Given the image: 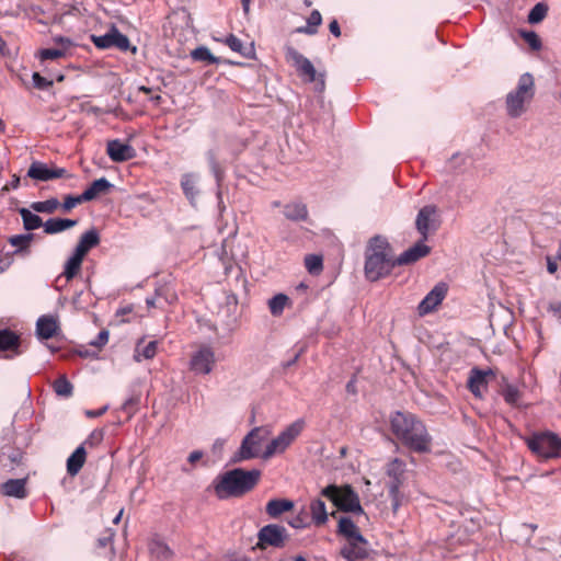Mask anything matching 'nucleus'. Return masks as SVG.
I'll use <instances>...</instances> for the list:
<instances>
[{"label":"nucleus","instance_id":"nucleus-55","mask_svg":"<svg viewBox=\"0 0 561 561\" xmlns=\"http://www.w3.org/2000/svg\"><path fill=\"white\" fill-rule=\"evenodd\" d=\"M108 341V331L102 330L99 332L98 336L91 341V345L95 347H102L104 346Z\"/></svg>","mask_w":561,"mask_h":561},{"label":"nucleus","instance_id":"nucleus-10","mask_svg":"<svg viewBox=\"0 0 561 561\" xmlns=\"http://www.w3.org/2000/svg\"><path fill=\"white\" fill-rule=\"evenodd\" d=\"M288 539L287 529L278 524L263 526L257 533L256 548L265 550L268 547L283 548Z\"/></svg>","mask_w":561,"mask_h":561},{"label":"nucleus","instance_id":"nucleus-28","mask_svg":"<svg viewBox=\"0 0 561 561\" xmlns=\"http://www.w3.org/2000/svg\"><path fill=\"white\" fill-rule=\"evenodd\" d=\"M87 458V451L83 445L78 446L67 459V472L75 477L83 467Z\"/></svg>","mask_w":561,"mask_h":561},{"label":"nucleus","instance_id":"nucleus-41","mask_svg":"<svg viewBox=\"0 0 561 561\" xmlns=\"http://www.w3.org/2000/svg\"><path fill=\"white\" fill-rule=\"evenodd\" d=\"M289 298L285 294H277L268 300V308L273 316H280Z\"/></svg>","mask_w":561,"mask_h":561},{"label":"nucleus","instance_id":"nucleus-14","mask_svg":"<svg viewBox=\"0 0 561 561\" xmlns=\"http://www.w3.org/2000/svg\"><path fill=\"white\" fill-rule=\"evenodd\" d=\"M215 363V354L210 346H201L191 357V369L196 374L207 375Z\"/></svg>","mask_w":561,"mask_h":561},{"label":"nucleus","instance_id":"nucleus-3","mask_svg":"<svg viewBox=\"0 0 561 561\" xmlns=\"http://www.w3.org/2000/svg\"><path fill=\"white\" fill-rule=\"evenodd\" d=\"M261 471L236 468L216 478L214 490L218 499L240 497L251 491L259 482Z\"/></svg>","mask_w":561,"mask_h":561},{"label":"nucleus","instance_id":"nucleus-40","mask_svg":"<svg viewBox=\"0 0 561 561\" xmlns=\"http://www.w3.org/2000/svg\"><path fill=\"white\" fill-rule=\"evenodd\" d=\"M191 57L195 61H203L208 65H217L219 64V58L214 56L211 51L206 46H199L192 50Z\"/></svg>","mask_w":561,"mask_h":561},{"label":"nucleus","instance_id":"nucleus-58","mask_svg":"<svg viewBox=\"0 0 561 561\" xmlns=\"http://www.w3.org/2000/svg\"><path fill=\"white\" fill-rule=\"evenodd\" d=\"M549 312L561 319V301H551L548 306Z\"/></svg>","mask_w":561,"mask_h":561},{"label":"nucleus","instance_id":"nucleus-36","mask_svg":"<svg viewBox=\"0 0 561 561\" xmlns=\"http://www.w3.org/2000/svg\"><path fill=\"white\" fill-rule=\"evenodd\" d=\"M83 257L76 254L75 252L70 255V257L66 261L64 266L62 275L67 280H71L79 273L82 265Z\"/></svg>","mask_w":561,"mask_h":561},{"label":"nucleus","instance_id":"nucleus-17","mask_svg":"<svg viewBox=\"0 0 561 561\" xmlns=\"http://www.w3.org/2000/svg\"><path fill=\"white\" fill-rule=\"evenodd\" d=\"M66 172L64 168L49 167L47 163L33 161L27 170V176L35 181H49L62 178Z\"/></svg>","mask_w":561,"mask_h":561},{"label":"nucleus","instance_id":"nucleus-51","mask_svg":"<svg viewBox=\"0 0 561 561\" xmlns=\"http://www.w3.org/2000/svg\"><path fill=\"white\" fill-rule=\"evenodd\" d=\"M140 402V397L137 394H130L121 405L122 411H124L129 416L135 413L137 407Z\"/></svg>","mask_w":561,"mask_h":561},{"label":"nucleus","instance_id":"nucleus-16","mask_svg":"<svg viewBox=\"0 0 561 561\" xmlns=\"http://www.w3.org/2000/svg\"><path fill=\"white\" fill-rule=\"evenodd\" d=\"M447 285L445 283L436 284L432 290L419 304L417 311L421 316H425L435 310L440 305L447 294Z\"/></svg>","mask_w":561,"mask_h":561},{"label":"nucleus","instance_id":"nucleus-52","mask_svg":"<svg viewBox=\"0 0 561 561\" xmlns=\"http://www.w3.org/2000/svg\"><path fill=\"white\" fill-rule=\"evenodd\" d=\"M500 394L510 404H515L520 396L519 388H503Z\"/></svg>","mask_w":561,"mask_h":561},{"label":"nucleus","instance_id":"nucleus-48","mask_svg":"<svg viewBox=\"0 0 561 561\" xmlns=\"http://www.w3.org/2000/svg\"><path fill=\"white\" fill-rule=\"evenodd\" d=\"M67 54L65 53V48L58 47H49L43 48L38 51V57L42 61L44 60H54L65 57Z\"/></svg>","mask_w":561,"mask_h":561},{"label":"nucleus","instance_id":"nucleus-1","mask_svg":"<svg viewBox=\"0 0 561 561\" xmlns=\"http://www.w3.org/2000/svg\"><path fill=\"white\" fill-rule=\"evenodd\" d=\"M391 433L409 449L416 453L430 450L431 436L423 422L408 411H394L389 416Z\"/></svg>","mask_w":561,"mask_h":561},{"label":"nucleus","instance_id":"nucleus-4","mask_svg":"<svg viewBox=\"0 0 561 561\" xmlns=\"http://www.w3.org/2000/svg\"><path fill=\"white\" fill-rule=\"evenodd\" d=\"M387 488L393 513L409 501L405 492L408 481L407 463L400 458L391 459L386 467Z\"/></svg>","mask_w":561,"mask_h":561},{"label":"nucleus","instance_id":"nucleus-29","mask_svg":"<svg viewBox=\"0 0 561 561\" xmlns=\"http://www.w3.org/2000/svg\"><path fill=\"white\" fill-rule=\"evenodd\" d=\"M284 216L291 221H305L308 218V208L301 202H291L284 205Z\"/></svg>","mask_w":561,"mask_h":561},{"label":"nucleus","instance_id":"nucleus-2","mask_svg":"<svg viewBox=\"0 0 561 561\" xmlns=\"http://www.w3.org/2000/svg\"><path fill=\"white\" fill-rule=\"evenodd\" d=\"M397 266L391 255L388 240L381 236L373 237L365 252V276L369 282H377L386 277Z\"/></svg>","mask_w":561,"mask_h":561},{"label":"nucleus","instance_id":"nucleus-22","mask_svg":"<svg viewBox=\"0 0 561 561\" xmlns=\"http://www.w3.org/2000/svg\"><path fill=\"white\" fill-rule=\"evenodd\" d=\"M26 482L27 478L9 479L1 484V493L9 497L25 499L27 496Z\"/></svg>","mask_w":561,"mask_h":561},{"label":"nucleus","instance_id":"nucleus-20","mask_svg":"<svg viewBox=\"0 0 561 561\" xmlns=\"http://www.w3.org/2000/svg\"><path fill=\"white\" fill-rule=\"evenodd\" d=\"M206 157H207V161H208L210 171H211V173H213V175L215 176V180H216V184H217V192H216L217 207H218L219 213L221 214L226 209V206H225L224 201H222V192H221V188H220L221 182H222V179H224V171L220 168L219 163L217 162L216 154H215V152L213 150H209L206 153Z\"/></svg>","mask_w":561,"mask_h":561},{"label":"nucleus","instance_id":"nucleus-42","mask_svg":"<svg viewBox=\"0 0 561 561\" xmlns=\"http://www.w3.org/2000/svg\"><path fill=\"white\" fill-rule=\"evenodd\" d=\"M548 10L549 8L545 2L536 3L528 13V22L530 24L540 23L546 18Z\"/></svg>","mask_w":561,"mask_h":561},{"label":"nucleus","instance_id":"nucleus-39","mask_svg":"<svg viewBox=\"0 0 561 561\" xmlns=\"http://www.w3.org/2000/svg\"><path fill=\"white\" fill-rule=\"evenodd\" d=\"M471 163V158L465 153H455L448 160L446 168L450 172H462Z\"/></svg>","mask_w":561,"mask_h":561},{"label":"nucleus","instance_id":"nucleus-60","mask_svg":"<svg viewBox=\"0 0 561 561\" xmlns=\"http://www.w3.org/2000/svg\"><path fill=\"white\" fill-rule=\"evenodd\" d=\"M546 262H547V271L550 274H554L558 271L557 260L550 255H547Z\"/></svg>","mask_w":561,"mask_h":561},{"label":"nucleus","instance_id":"nucleus-9","mask_svg":"<svg viewBox=\"0 0 561 561\" xmlns=\"http://www.w3.org/2000/svg\"><path fill=\"white\" fill-rule=\"evenodd\" d=\"M91 41L99 49L117 48L121 51L137 53V47L131 46L129 38L114 25L103 35H91Z\"/></svg>","mask_w":561,"mask_h":561},{"label":"nucleus","instance_id":"nucleus-59","mask_svg":"<svg viewBox=\"0 0 561 561\" xmlns=\"http://www.w3.org/2000/svg\"><path fill=\"white\" fill-rule=\"evenodd\" d=\"M20 178L16 174H14L12 176V180L2 187V191L8 192L10 190H16L20 186Z\"/></svg>","mask_w":561,"mask_h":561},{"label":"nucleus","instance_id":"nucleus-25","mask_svg":"<svg viewBox=\"0 0 561 561\" xmlns=\"http://www.w3.org/2000/svg\"><path fill=\"white\" fill-rule=\"evenodd\" d=\"M20 336L10 329H0V354L13 352L14 355L20 354Z\"/></svg>","mask_w":561,"mask_h":561},{"label":"nucleus","instance_id":"nucleus-32","mask_svg":"<svg viewBox=\"0 0 561 561\" xmlns=\"http://www.w3.org/2000/svg\"><path fill=\"white\" fill-rule=\"evenodd\" d=\"M294 507V502L286 499H274L267 502L265 511L272 518H276Z\"/></svg>","mask_w":561,"mask_h":561},{"label":"nucleus","instance_id":"nucleus-6","mask_svg":"<svg viewBox=\"0 0 561 561\" xmlns=\"http://www.w3.org/2000/svg\"><path fill=\"white\" fill-rule=\"evenodd\" d=\"M271 431L266 426L252 428L242 439L239 449L231 457V462L237 463L262 456V444L270 436Z\"/></svg>","mask_w":561,"mask_h":561},{"label":"nucleus","instance_id":"nucleus-21","mask_svg":"<svg viewBox=\"0 0 561 561\" xmlns=\"http://www.w3.org/2000/svg\"><path fill=\"white\" fill-rule=\"evenodd\" d=\"M206 157H207V161H208L210 171H211V173H213V175L215 176V180H216V184H217V192H216L217 207H218L219 213L221 214L226 209V206H225L224 201H222V192H221V188H220L221 182H222V179H224V171L220 168L219 163L217 162L216 154H215V152L213 150H209L206 153Z\"/></svg>","mask_w":561,"mask_h":561},{"label":"nucleus","instance_id":"nucleus-44","mask_svg":"<svg viewBox=\"0 0 561 561\" xmlns=\"http://www.w3.org/2000/svg\"><path fill=\"white\" fill-rule=\"evenodd\" d=\"M225 43L232 51L239 53L244 57H248L252 50V48H247L242 41L232 34L226 37Z\"/></svg>","mask_w":561,"mask_h":561},{"label":"nucleus","instance_id":"nucleus-62","mask_svg":"<svg viewBox=\"0 0 561 561\" xmlns=\"http://www.w3.org/2000/svg\"><path fill=\"white\" fill-rule=\"evenodd\" d=\"M162 297V289L161 288H157L156 289V296L154 297H147L146 298V305L148 308H153L156 307V300L157 298H161Z\"/></svg>","mask_w":561,"mask_h":561},{"label":"nucleus","instance_id":"nucleus-50","mask_svg":"<svg viewBox=\"0 0 561 561\" xmlns=\"http://www.w3.org/2000/svg\"><path fill=\"white\" fill-rule=\"evenodd\" d=\"M83 202H87L85 198H83V194H80V195H66L65 196V199H64V203L60 204V207L62 209L64 213H68L69 210H71L72 208H75L77 205L83 203Z\"/></svg>","mask_w":561,"mask_h":561},{"label":"nucleus","instance_id":"nucleus-54","mask_svg":"<svg viewBox=\"0 0 561 561\" xmlns=\"http://www.w3.org/2000/svg\"><path fill=\"white\" fill-rule=\"evenodd\" d=\"M56 47L58 48H65V53L68 54V51L73 46V42L69 37L65 36H55L51 38Z\"/></svg>","mask_w":561,"mask_h":561},{"label":"nucleus","instance_id":"nucleus-13","mask_svg":"<svg viewBox=\"0 0 561 561\" xmlns=\"http://www.w3.org/2000/svg\"><path fill=\"white\" fill-rule=\"evenodd\" d=\"M340 554L346 561L364 560L369 556V542L363 535L362 542L354 538L345 539V543L341 547Z\"/></svg>","mask_w":561,"mask_h":561},{"label":"nucleus","instance_id":"nucleus-38","mask_svg":"<svg viewBox=\"0 0 561 561\" xmlns=\"http://www.w3.org/2000/svg\"><path fill=\"white\" fill-rule=\"evenodd\" d=\"M321 23V13L318 10H313L307 19V25L298 27L296 32L300 34L314 35L317 33V27Z\"/></svg>","mask_w":561,"mask_h":561},{"label":"nucleus","instance_id":"nucleus-8","mask_svg":"<svg viewBox=\"0 0 561 561\" xmlns=\"http://www.w3.org/2000/svg\"><path fill=\"white\" fill-rule=\"evenodd\" d=\"M304 428V421L297 420L288 425L277 437L273 438L262 453V458L268 459L280 454L298 437Z\"/></svg>","mask_w":561,"mask_h":561},{"label":"nucleus","instance_id":"nucleus-56","mask_svg":"<svg viewBox=\"0 0 561 561\" xmlns=\"http://www.w3.org/2000/svg\"><path fill=\"white\" fill-rule=\"evenodd\" d=\"M157 352V341L149 342L141 351V355L146 359H150L156 355Z\"/></svg>","mask_w":561,"mask_h":561},{"label":"nucleus","instance_id":"nucleus-26","mask_svg":"<svg viewBox=\"0 0 561 561\" xmlns=\"http://www.w3.org/2000/svg\"><path fill=\"white\" fill-rule=\"evenodd\" d=\"M114 185L106 179L100 178L93 181L90 186L83 191V198L87 202L95 199L98 196L106 194Z\"/></svg>","mask_w":561,"mask_h":561},{"label":"nucleus","instance_id":"nucleus-57","mask_svg":"<svg viewBox=\"0 0 561 561\" xmlns=\"http://www.w3.org/2000/svg\"><path fill=\"white\" fill-rule=\"evenodd\" d=\"M103 439V431L95 430L93 431L89 437L84 440L82 444L83 446L85 444L93 445L94 443H99Z\"/></svg>","mask_w":561,"mask_h":561},{"label":"nucleus","instance_id":"nucleus-46","mask_svg":"<svg viewBox=\"0 0 561 561\" xmlns=\"http://www.w3.org/2000/svg\"><path fill=\"white\" fill-rule=\"evenodd\" d=\"M151 553L161 560H168L172 556L170 548L162 541L156 540L150 543Z\"/></svg>","mask_w":561,"mask_h":561},{"label":"nucleus","instance_id":"nucleus-47","mask_svg":"<svg viewBox=\"0 0 561 561\" xmlns=\"http://www.w3.org/2000/svg\"><path fill=\"white\" fill-rule=\"evenodd\" d=\"M305 265L310 274L317 275L322 271L323 261L320 255L309 254L305 257Z\"/></svg>","mask_w":561,"mask_h":561},{"label":"nucleus","instance_id":"nucleus-35","mask_svg":"<svg viewBox=\"0 0 561 561\" xmlns=\"http://www.w3.org/2000/svg\"><path fill=\"white\" fill-rule=\"evenodd\" d=\"M310 512L316 525H323L328 520L327 506L323 500H313L310 504Z\"/></svg>","mask_w":561,"mask_h":561},{"label":"nucleus","instance_id":"nucleus-63","mask_svg":"<svg viewBox=\"0 0 561 561\" xmlns=\"http://www.w3.org/2000/svg\"><path fill=\"white\" fill-rule=\"evenodd\" d=\"M329 31L335 37H340L341 36V27H340L339 22L336 20H332L330 22Z\"/></svg>","mask_w":561,"mask_h":561},{"label":"nucleus","instance_id":"nucleus-27","mask_svg":"<svg viewBox=\"0 0 561 561\" xmlns=\"http://www.w3.org/2000/svg\"><path fill=\"white\" fill-rule=\"evenodd\" d=\"M529 101V99L511 91L506 95V110L508 116L513 118L519 117L525 112V103Z\"/></svg>","mask_w":561,"mask_h":561},{"label":"nucleus","instance_id":"nucleus-53","mask_svg":"<svg viewBox=\"0 0 561 561\" xmlns=\"http://www.w3.org/2000/svg\"><path fill=\"white\" fill-rule=\"evenodd\" d=\"M33 84L36 89L39 90H47L49 87L53 85V81L43 77L38 72H34L32 76Z\"/></svg>","mask_w":561,"mask_h":561},{"label":"nucleus","instance_id":"nucleus-64","mask_svg":"<svg viewBox=\"0 0 561 561\" xmlns=\"http://www.w3.org/2000/svg\"><path fill=\"white\" fill-rule=\"evenodd\" d=\"M73 388H55L56 394L60 398H68L72 394Z\"/></svg>","mask_w":561,"mask_h":561},{"label":"nucleus","instance_id":"nucleus-23","mask_svg":"<svg viewBox=\"0 0 561 561\" xmlns=\"http://www.w3.org/2000/svg\"><path fill=\"white\" fill-rule=\"evenodd\" d=\"M495 381V374L491 368L473 367L470 369L466 386H488Z\"/></svg>","mask_w":561,"mask_h":561},{"label":"nucleus","instance_id":"nucleus-15","mask_svg":"<svg viewBox=\"0 0 561 561\" xmlns=\"http://www.w3.org/2000/svg\"><path fill=\"white\" fill-rule=\"evenodd\" d=\"M201 174L187 172L181 175L180 185L185 198L192 207H197V201L201 195Z\"/></svg>","mask_w":561,"mask_h":561},{"label":"nucleus","instance_id":"nucleus-45","mask_svg":"<svg viewBox=\"0 0 561 561\" xmlns=\"http://www.w3.org/2000/svg\"><path fill=\"white\" fill-rule=\"evenodd\" d=\"M519 36L529 45L533 50H540L542 43L535 31L519 30Z\"/></svg>","mask_w":561,"mask_h":561},{"label":"nucleus","instance_id":"nucleus-30","mask_svg":"<svg viewBox=\"0 0 561 561\" xmlns=\"http://www.w3.org/2000/svg\"><path fill=\"white\" fill-rule=\"evenodd\" d=\"M57 321L49 316H42L36 322V333L43 340L51 339L57 331Z\"/></svg>","mask_w":561,"mask_h":561},{"label":"nucleus","instance_id":"nucleus-5","mask_svg":"<svg viewBox=\"0 0 561 561\" xmlns=\"http://www.w3.org/2000/svg\"><path fill=\"white\" fill-rule=\"evenodd\" d=\"M320 494L330 500L340 511L364 514L358 494L348 484L342 486L330 484L323 488Z\"/></svg>","mask_w":561,"mask_h":561},{"label":"nucleus","instance_id":"nucleus-24","mask_svg":"<svg viewBox=\"0 0 561 561\" xmlns=\"http://www.w3.org/2000/svg\"><path fill=\"white\" fill-rule=\"evenodd\" d=\"M100 243V234L96 229L92 228L85 231L79 239L75 248V253L84 257L87 253Z\"/></svg>","mask_w":561,"mask_h":561},{"label":"nucleus","instance_id":"nucleus-33","mask_svg":"<svg viewBox=\"0 0 561 561\" xmlns=\"http://www.w3.org/2000/svg\"><path fill=\"white\" fill-rule=\"evenodd\" d=\"M512 92L531 100L535 94L534 77L529 72L523 73Z\"/></svg>","mask_w":561,"mask_h":561},{"label":"nucleus","instance_id":"nucleus-31","mask_svg":"<svg viewBox=\"0 0 561 561\" xmlns=\"http://www.w3.org/2000/svg\"><path fill=\"white\" fill-rule=\"evenodd\" d=\"M337 533L345 539L354 538L362 542V534L357 525L350 517H341L337 525Z\"/></svg>","mask_w":561,"mask_h":561},{"label":"nucleus","instance_id":"nucleus-34","mask_svg":"<svg viewBox=\"0 0 561 561\" xmlns=\"http://www.w3.org/2000/svg\"><path fill=\"white\" fill-rule=\"evenodd\" d=\"M19 214L23 221V227L26 231H33L41 227L44 228L42 218L31 208H20Z\"/></svg>","mask_w":561,"mask_h":561},{"label":"nucleus","instance_id":"nucleus-19","mask_svg":"<svg viewBox=\"0 0 561 561\" xmlns=\"http://www.w3.org/2000/svg\"><path fill=\"white\" fill-rule=\"evenodd\" d=\"M426 240H421L414 245L402 252L396 260L397 265H409L415 263L420 259L426 256L431 252V248L425 244Z\"/></svg>","mask_w":561,"mask_h":561},{"label":"nucleus","instance_id":"nucleus-12","mask_svg":"<svg viewBox=\"0 0 561 561\" xmlns=\"http://www.w3.org/2000/svg\"><path fill=\"white\" fill-rule=\"evenodd\" d=\"M285 57L293 64L299 76L305 77L308 82L316 81L317 71L312 62L296 48L287 46L285 48Z\"/></svg>","mask_w":561,"mask_h":561},{"label":"nucleus","instance_id":"nucleus-11","mask_svg":"<svg viewBox=\"0 0 561 561\" xmlns=\"http://www.w3.org/2000/svg\"><path fill=\"white\" fill-rule=\"evenodd\" d=\"M437 210L433 205L421 208L415 219V227L423 240H427L430 233L438 229Z\"/></svg>","mask_w":561,"mask_h":561},{"label":"nucleus","instance_id":"nucleus-18","mask_svg":"<svg viewBox=\"0 0 561 561\" xmlns=\"http://www.w3.org/2000/svg\"><path fill=\"white\" fill-rule=\"evenodd\" d=\"M106 153L114 162H125L135 158V149L119 139H113L107 142Z\"/></svg>","mask_w":561,"mask_h":561},{"label":"nucleus","instance_id":"nucleus-43","mask_svg":"<svg viewBox=\"0 0 561 561\" xmlns=\"http://www.w3.org/2000/svg\"><path fill=\"white\" fill-rule=\"evenodd\" d=\"M34 238L33 233H21L9 238V243L16 248L14 253L26 250Z\"/></svg>","mask_w":561,"mask_h":561},{"label":"nucleus","instance_id":"nucleus-37","mask_svg":"<svg viewBox=\"0 0 561 561\" xmlns=\"http://www.w3.org/2000/svg\"><path fill=\"white\" fill-rule=\"evenodd\" d=\"M60 207L58 198L50 197L43 202H33L30 208L38 214H54Z\"/></svg>","mask_w":561,"mask_h":561},{"label":"nucleus","instance_id":"nucleus-49","mask_svg":"<svg viewBox=\"0 0 561 561\" xmlns=\"http://www.w3.org/2000/svg\"><path fill=\"white\" fill-rule=\"evenodd\" d=\"M64 231L61 218H49L44 222V232L47 234H57Z\"/></svg>","mask_w":561,"mask_h":561},{"label":"nucleus","instance_id":"nucleus-61","mask_svg":"<svg viewBox=\"0 0 561 561\" xmlns=\"http://www.w3.org/2000/svg\"><path fill=\"white\" fill-rule=\"evenodd\" d=\"M107 409H108V405H104L98 410H87L85 415L91 419L99 417V416L103 415L107 411Z\"/></svg>","mask_w":561,"mask_h":561},{"label":"nucleus","instance_id":"nucleus-7","mask_svg":"<svg viewBox=\"0 0 561 561\" xmlns=\"http://www.w3.org/2000/svg\"><path fill=\"white\" fill-rule=\"evenodd\" d=\"M527 447L545 459L561 458V437L552 432L534 433L525 438Z\"/></svg>","mask_w":561,"mask_h":561}]
</instances>
